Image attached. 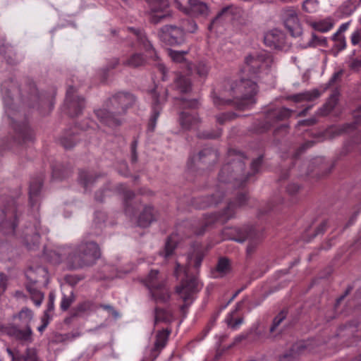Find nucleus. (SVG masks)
I'll use <instances>...</instances> for the list:
<instances>
[{"instance_id":"obj_11","label":"nucleus","mask_w":361,"mask_h":361,"mask_svg":"<svg viewBox=\"0 0 361 361\" xmlns=\"http://www.w3.org/2000/svg\"><path fill=\"white\" fill-rule=\"evenodd\" d=\"M224 186L218 185V190L211 195L195 197L192 200L194 207L199 209H204L220 203L224 197Z\"/></svg>"},{"instance_id":"obj_44","label":"nucleus","mask_w":361,"mask_h":361,"mask_svg":"<svg viewBox=\"0 0 361 361\" xmlns=\"http://www.w3.org/2000/svg\"><path fill=\"white\" fill-rule=\"evenodd\" d=\"M120 63V59L117 57L111 58L107 62V64L105 67L101 69V75L104 78V79H106L108 76V72L110 70H113L116 68Z\"/></svg>"},{"instance_id":"obj_29","label":"nucleus","mask_w":361,"mask_h":361,"mask_svg":"<svg viewBox=\"0 0 361 361\" xmlns=\"http://www.w3.org/2000/svg\"><path fill=\"white\" fill-rule=\"evenodd\" d=\"M147 64V57L143 54L137 52L132 54L123 61V66L131 68H144Z\"/></svg>"},{"instance_id":"obj_58","label":"nucleus","mask_w":361,"mask_h":361,"mask_svg":"<svg viewBox=\"0 0 361 361\" xmlns=\"http://www.w3.org/2000/svg\"><path fill=\"white\" fill-rule=\"evenodd\" d=\"M24 361H38L37 353L34 348H27L25 355H22Z\"/></svg>"},{"instance_id":"obj_30","label":"nucleus","mask_w":361,"mask_h":361,"mask_svg":"<svg viewBox=\"0 0 361 361\" xmlns=\"http://www.w3.org/2000/svg\"><path fill=\"white\" fill-rule=\"evenodd\" d=\"M173 87L181 93H187L191 90L192 84L187 76L176 73L173 78Z\"/></svg>"},{"instance_id":"obj_33","label":"nucleus","mask_w":361,"mask_h":361,"mask_svg":"<svg viewBox=\"0 0 361 361\" xmlns=\"http://www.w3.org/2000/svg\"><path fill=\"white\" fill-rule=\"evenodd\" d=\"M305 349L302 343H295L291 348L279 357V361H293Z\"/></svg>"},{"instance_id":"obj_20","label":"nucleus","mask_w":361,"mask_h":361,"mask_svg":"<svg viewBox=\"0 0 361 361\" xmlns=\"http://www.w3.org/2000/svg\"><path fill=\"white\" fill-rule=\"evenodd\" d=\"M166 101V99H164L163 102H161L159 96L156 92L153 93V101L152 105V114L150 116L147 130L149 132H154L157 125V121L159 118L160 113L162 110V104Z\"/></svg>"},{"instance_id":"obj_46","label":"nucleus","mask_w":361,"mask_h":361,"mask_svg":"<svg viewBox=\"0 0 361 361\" xmlns=\"http://www.w3.org/2000/svg\"><path fill=\"white\" fill-rule=\"evenodd\" d=\"M288 314L287 310H282L273 319L269 331L273 333L276 328L284 321Z\"/></svg>"},{"instance_id":"obj_5","label":"nucleus","mask_w":361,"mask_h":361,"mask_svg":"<svg viewBox=\"0 0 361 361\" xmlns=\"http://www.w3.org/2000/svg\"><path fill=\"white\" fill-rule=\"evenodd\" d=\"M14 317L18 318L21 322V325L24 326V329H20L18 325L12 324L5 327L4 332L16 340L23 342H32V330L30 324L33 318L32 312L27 307H23Z\"/></svg>"},{"instance_id":"obj_18","label":"nucleus","mask_w":361,"mask_h":361,"mask_svg":"<svg viewBox=\"0 0 361 361\" xmlns=\"http://www.w3.org/2000/svg\"><path fill=\"white\" fill-rule=\"evenodd\" d=\"M104 173H92L85 170H80L78 173V182L85 191L90 190L94 183L102 178H104Z\"/></svg>"},{"instance_id":"obj_54","label":"nucleus","mask_w":361,"mask_h":361,"mask_svg":"<svg viewBox=\"0 0 361 361\" xmlns=\"http://www.w3.org/2000/svg\"><path fill=\"white\" fill-rule=\"evenodd\" d=\"M356 326H357V324L355 322H348L343 326H341L339 327L338 335L340 336H345V334L343 333L345 330H348L349 331V334L351 335L355 332Z\"/></svg>"},{"instance_id":"obj_19","label":"nucleus","mask_w":361,"mask_h":361,"mask_svg":"<svg viewBox=\"0 0 361 361\" xmlns=\"http://www.w3.org/2000/svg\"><path fill=\"white\" fill-rule=\"evenodd\" d=\"M158 212L152 205H145L140 212L137 224L140 227H148L153 221L157 220Z\"/></svg>"},{"instance_id":"obj_61","label":"nucleus","mask_w":361,"mask_h":361,"mask_svg":"<svg viewBox=\"0 0 361 361\" xmlns=\"http://www.w3.org/2000/svg\"><path fill=\"white\" fill-rule=\"evenodd\" d=\"M226 322L228 326L231 329H236L243 322V318H238L234 319L232 314L226 319Z\"/></svg>"},{"instance_id":"obj_6","label":"nucleus","mask_w":361,"mask_h":361,"mask_svg":"<svg viewBox=\"0 0 361 361\" xmlns=\"http://www.w3.org/2000/svg\"><path fill=\"white\" fill-rule=\"evenodd\" d=\"M247 201V195L245 193L240 192L237 195L235 202H228L227 207L224 209L221 214L214 213L205 215L203 225L199 231H196V234L198 235H203L206 228L212 225L217 221L224 222L231 218H233L236 209L245 205Z\"/></svg>"},{"instance_id":"obj_64","label":"nucleus","mask_w":361,"mask_h":361,"mask_svg":"<svg viewBox=\"0 0 361 361\" xmlns=\"http://www.w3.org/2000/svg\"><path fill=\"white\" fill-rule=\"evenodd\" d=\"M360 42H361V30H356L351 36V42L353 45L357 44Z\"/></svg>"},{"instance_id":"obj_62","label":"nucleus","mask_w":361,"mask_h":361,"mask_svg":"<svg viewBox=\"0 0 361 361\" xmlns=\"http://www.w3.org/2000/svg\"><path fill=\"white\" fill-rule=\"evenodd\" d=\"M326 39L325 37H319L314 33L312 35V40L310 42V44L312 46L316 45H326Z\"/></svg>"},{"instance_id":"obj_21","label":"nucleus","mask_w":361,"mask_h":361,"mask_svg":"<svg viewBox=\"0 0 361 361\" xmlns=\"http://www.w3.org/2000/svg\"><path fill=\"white\" fill-rule=\"evenodd\" d=\"M284 33L278 29L270 30L265 34L264 37L265 44L274 49L281 48L284 43Z\"/></svg>"},{"instance_id":"obj_8","label":"nucleus","mask_w":361,"mask_h":361,"mask_svg":"<svg viewBox=\"0 0 361 361\" xmlns=\"http://www.w3.org/2000/svg\"><path fill=\"white\" fill-rule=\"evenodd\" d=\"M233 236L231 238L238 243H243L248 240L246 249L247 255L251 256L259 245V235L252 226H244L240 228L231 229Z\"/></svg>"},{"instance_id":"obj_53","label":"nucleus","mask_w":361,"mask_h":361,"mask_svg":"<svg viewBox=\"0 0 361 361\" xmlns=\"http://www.w3.org/2000/svg\"><path fill=\"white\" fill-rule=\"evenodd\" d=\"M236 116H237L236 114H235L233 112H226V113H222L219 115H217L216 116V121L219 124L223 125L226 122L234 119Z\"/></svg>"},{"instance_id":"obj_57","label":"nucleus","mask_w":361,"mask_h":361,"mask_svg":"<svg viewBox=\"0 0 361 361\" xmlns=\"http://www.w3.org/2000/svg\"><path fill=\"white\" fill-rule=\"evenodd\" d=\"M353 288V287L352 286H348L345 292L336 300L334 304L335 310H337L338 307L344 302L345 298L350 293Z\"/></svg>"},{"instance_id":"obj_43","label":"nucleus","mask_w":361,"mask_h":361,"mask_svg":"<svg viewBox=\"0 0 361 361\" xmlns=\"http://www.w3.org/2000/svg\"><path fill=\"white\" fill-rule=\"evenodd\" d=\"M33 274L34 271L32 268H30L25 274L27 280L30 281V282L26 284L25 287L27 291L31 294V297L37 295V293H41L34 287V285L37 282V279L33 276Z\"/></svg>"},{"instance_id":"obj_13","label":"nucleus","mask_w":361,"mask_h":361,"mask_svg":"<svg viewBox=\"0 0 361 361\" xmlns=\"http://www.w3.org/2000/svg\"><path fill=\"white\" fill-rule=\"evenodd\" d=\"M293 112V110L286 107H282L268 111L265 123L266 130H269L279 121L288 119L289 117H290Z\"/></svg>"},{"instance_id":"obj_51","label":"nucleus","mask_w":361,"mask_h":361,"mask_svg":"<svg viewBox=\"0 0 361 361\" xmlns=\"http://www.w3.org/2000/svg\"><path fill=\"white\" fill-rule=\"evenodd\" d=\"M332 39L335 42L334 47L338 51H342L345 48L346 42L343 35L335 33Z\"/></svg>"},{"instance_id":"obj_2","label":"nucleus","mask_w":361,"mask_h":361,"mask_svg":"<svg viewBox=\"0 0 361 361\" xmlns=\"http://www.w3.org/2000/svg\"><path fill=\"white\" fill-rule=\"evenodd\" d=\"M231 90L233 99H224L219 97H213L215 106H234L238 110H245L254 105L256 102V94L258 86L256 82L250 79L242 78L231 85Z\"/></svg>"},{"instance_id":"obj_9","label":"nucleus","mask_w":361,"mask_h":361,"mask_svg":"<svg viewBox=\"0 0 361 361\" xmlns=\"http://www.w3.org/2000/svg\"><path fill=\"white\" fill-rule=\"evenodd\" d=\"M158 37L167 45H180L185 40V31L175 25H166L159 29Z\"/></svg>"},{"instance_id":"obj_14","label":"nucleus","mask_w":361,"mask_h":361,"mask_svg":"<svg viewBox=\"0 0 361 361\" xmlns=\"http://www.w3.org/2000/svg\"><path fill=\"white\" fill-rule=\"evenodd\" d=\"M361 124V118H356L355 121L350 123H345L338 126H331L325 132L322 133L320 136L324 137L341 135L344 133H350L354 130L357 125Z\"/></svg>"},{"instance_id":"obj_17","label":"nucleus","mask_w":361,"mask_h":361,"mask_svg":"<svg viewBox=\"0 0 361 361\" xmlns=\"http://www.w3.org/2000/svg\"><path fill=\"white\" fill-rule=\"evenodd\" d=\"M171 332V329L168 328L157 332L154 346L150 352L149 356L152 360H154L159 355L161 350L165 347Z\"/></svg>"},{"instance_id":"obj_28","label":"nucleus","mask_w":361,"mask_h":361,"mask_svg":"<svg viewBox=\"0 0 361 361\" xmlns=\"http://www.w3.org/2000/svg\"><path fill=\"white\" fill-rule=\"evenodd\" d=\"M320 95V92L317 89H314L312 90L305 91L298 94L289 95L286 97V99L294 102L295 103L302 102H312L319 98Z\"/></svg>"},{"instance_id":"obj_16","label":"nucleus","mask_w":361,"mask_h":361,"mask_svg":"<svg viewBox=\"0 0 361 361\" xmlns=\"http://www.w3.org/2000/svg\"><path fill=\"white\" fill-rule=\"evenodd\" d=\"M198 281L195 277L187 279L180 287L177 288V292L179 293L183 300L188 301L193 299V295L199 290Z\"/></svg>"},{"instance_id":"obj_35","label":"nucleus","mask_w":361,"mask_h":361,"mask_svg":"<svg viewBox=\"0 0 361 361\" xmlns=\"http://www.w3.org/2000/svg\"><path fill=\"white\" fill-rule=\"evenodd\" d=\"M17 224L16 214H12L11 219H6L0 223V232L6 235H13Z\"/></svg>"},{"instance_id":"obj_22","label":"nucleus","mask_w":361,"mask_h":361,"mask_svg":"<svg viewBox=\"0 0 361 361\" xmlns=\"http://www.w3.org/2000/svg\"><path fill=\"white\" fill-rule=\"evenodd\" d=\"M205 255V249L200 244L195 245L192 247V252L188 254V264L196 269L197 273L198 272L199 268L201 266Z\"/></svg>"},{"instance_id":"obj_60","label":"nucleus","mask_w":361,"mask_h":361,"mask_svg":"<svg viewBox=\"0 0 361 361\" xmlns=\"http://www.w3.org/2000/svg\"><path fill=\"white\" fill-rule=\"evenodd\" d=\"M221 135V130L219 129L216 132H213V131H211V132H203V133H200L198 136L200 138L215 139V138H217V137H220Z\"/></svg>"},{"instance_id":"obj_24","label":"nucleus","mask_w":361,"mask_h":361,"mask_svg":"<svg viewBox=\"0 0 361 361\" xmlns=\"http://www.w3.org/2000/svg\"><path fill=\"white\" fill-rule=\"evenodd\" d=\"M13 127L16 133L15 139L19 142L25 143L33 140L34 134L26 122L13 123Z\"/></svg>"},{"instance_id":"obj_27","label":"nucleus","mask_w":361,"mask_h":361,"mask_svg":"<svg viewBox=\"0 0 361 361\" xmlns=\"http://www.w3.org/2000/svg\"><path fill=\"white\" fill-rule=\"evenodd\" d=\"M151 296L156 303L166 304L170 299L169 290L164 283H159L149 289Z\"/></svg>"},{"instance_id":"obj_50","label":"nucleus","mask_w":361,"mask_h":361,"mask_svg":"<svg viewBox=\"0 0 361 361\" xmlns=\"http://www.w3.org/2000/svg\"><path fill=\"white\" fill-rule=\"evenodd\" d=\"M176 248V243L171 240V238H168L165 243V246L163 250L160 251L161 255L164 257H168L173 254V250Z\"/></svg>"},{"instance_id":"obj_10","label":"nucleus","mask_w":361,"mask_h":361,"mask_svg":"<svg viewBox=\"0 0 361 361\" xmlns=\"http://www.w3.org/2000/svg\"><path fill=\"white\" fill-rule=\"evenodd\" d=\"M77 90L73 86H69L66 91L64 105L67 114L71 117L80 115L85 107V98L78 96Z\"/></svg>"},{"instance_id":"obj_63","label":"nucleus","mask_w":361,"mask_h":361,"mask_svg":"<svg viewBox=\"0 0 361 361\" xmlns=\"http://www.w3.org/2000/svg\"><path fill=\"white\" fill-rule=\"evenodd\" d=\"M343 74V71L342 70H340V71L334 73V75H332V77L329 80L327 86L331 87V86L334 85L335 83H336L338 80H341Z\"/></svg>"},{"instance_id":"obj_25","label":"nucleus","mask_w":361,"mask_h":361,"mask_svg":"<svg viewBox=\"0 0 361 361\" xmlns=\"http://www.w3.org/2000/svg\"><path fill=\"white\" fill-rule=\"evenodd\" d=\"M43 175H39L32 178L29 187L30 202L32 207H34L39 199L41 188L43 184Z\"/></svg>"},{"instance_id":"obj_40","label":"nucleus","mask_w":361,"mask_h":361,"mask_svg":"<svg viewBox=\"0 0 361 361\" xmlns=\"http://www.w3.org/2000/svg\"><path fill=\"white\" fill-rule=\"evenodd\" d=\"M77 135L78 133L75 131L66 133V134L61 137L60 140L61 144L66 149L72 148L78 141Z\"/></svg>"},{"instance_id":"obj_55","label":"nucleus","mask_w":361,"mask_h":361,"mask_svg":"<svg viewBox=\"0 0 361 361\" xmlns=\"http://www.w3.org/2000/svg\"><path fill=\"white\" fill-rule=\"evenodd\" d=\"M188 54V51H178L170 49L169 54L171 59L178 63H181L185 60V55Z\"/></svg>"},{"instance_id":"obj_32","label":"nucleus","mask_w":361,"mask_h":361,"mask_svg":"<svg viewBox=\"0 0 361 361\" xmlns=\"http://www.w3.org/2000/svg\"><path fill=\"white\" fill-rule=\"evenodd\" d=\"M199 160L205 164H213L219 158L217 152L212 148H204L198 153Z\"/></svg>"},{"instance_id":"obj_56","label":"nucleus","mask_w":361,"mask_h":361,"mask_svg":"<svg viewBox=\"0 0 361 361\" xmlns=\"http://www.w3.org/2000/svg\"><path fill=\"white\" fill-rule=\"evenodd\" d=\"M328 226V220L323 219L315 228L314 232L312 234V238H315L318 235L323 234L326 230Z\"/></svg>"},{"instance_id":"obj_4","label":"nucleus","mask_w":361,"mask_h":361,"mask_svg":"<svg viewBox=\"0 0 361 361\" xmlns=\"http://www.w3.org/2000/svg\"><path fill=\"white\" fill-rule=\"evenodd\" d=\"M263 156L260 155L257 159H254L251 163L252 173H247L246 176L243 174L245 169V163L241 159L238 158L232 159V161L221 168L219 173V180L221 183H231L233 181V185H238L242 186L243 183L247 180L251 175H254L258 172L260 166L262 164Z\"/></svg>"},{"instance_id":"obj_31","label":"nucleus","mask_w":361,"mask_h":361,"mask_svg":"<svg viewBox=\"0 0 361 361\" xmlns=\"http://www.w3.org/2000/svg\"><path fill=\"white\" fill-rule=\"evenodd\" d=\"M154 324H157L159 322H164L166 324H170L174 320V316L173 312L169 310H166L159 307L154 308Z\"/></svg>"},{"instance_id":"obj_15","label":"nucleus","mask_w":361,"mask_h":361,"mask_svg":"<svg viewBox=\"0 0 361 361\" xmlns=\"http://www.w3.org/2000/svg\"><path fill=\"white\" fill-rule=\"evenodd\" d=\"M284 25L291 36L299 37L302 33V29L299 22L297 13L294 11H288L284 19Z\"/></svg>"},{"instance_id":"obj_34","label":"nucleus","mask_w":361,"mask_h":361,"mask_svg":"<svg viewBox=\"0 0 361 361\" xmlns=\"http://www.w3.org/2000/svg\"><path fill=\"white\" fill-rule=\"evenodd\" d=\"M231 266L229 260L226 258H220L216 264V269L212 271L214 278H221L230 272Z\"/></svg>"},{"instance_id":"obj_7","label":"nucleus","mask_w":361,"mask_h":361,"mask_svg":"<svg viewBox=\"0 0 361 361\" xmlns=\"http://www.w3.org/2000/svg\"><path fill=\"white\" fill-rule=\"evenodd\" d=\"M273 61L272 56L269 53L260 51L245 58L244 69L253 78H258L261 73H268Z\"/></svg>"},{"instance_id":"obj_41","label":"nucleus","mask_w":361,"mask_h":361,"mask_svg":"<svg viewBox=\"0 0 361 361\" xmlns=\"http://www.w3.org/2000/svg\"><path fill=\"white\" fill-rule=\"evenodd\" d=\"M92 305L93 302L90 300H85L78 303L74 308L72 309L71 317H77L80 316L82 314L90 310Z\"/></svg>"},{"instance_id":"obj_3","label":"nucleus","mask_w":361,"mask_h":361,"mask_svg":"<svg viewBox=\"0 0 361 361\" xmlns=\"http://www.w3.org/2000/svg\"><path fill=\"white\" fill-rule=\"evenodd\" d=\"M99 245L94 240L83 239L68 255V261L73 269L92 267L101 257Z\"/></svg>"},{"instance_id":"obj_37","label":"nucleus","mask_w":361,"mask_h":361,"mask_svg":"<svg viewBox=\"0 0 361 361\" xmlns=\"http://www.w3.org/2000/svg\"><path fill=\"white\" fill-rule=\"evenodd\" d=\"M338 94L337 92H334L330 96L328 101L323 105L322 108L319 109L318 114L322 116L328 115L335 108L338 103Z\"/></svg>"},{"instance_id":"obj_52","label":"nucleus","mask_w":361,"mask_h":361,"mask_svg":"<svg viewBox=\"0 0 361 361\" xmlns=\"http://www.w3.org/2000/svg\"><path fill=\"white\" fill-rule=\"evenodd\" d=\"M75 297L73 293H71L69 296L64 295L61 301V304H60L61 309L63 311L68 310V308L71 307V305L73 304V302L75 301Z\"/></svg>"},{"instance_id":"obj_42","label":"nucleus","mask_w":361,"mask_h":361,"mask_svg":"<svg viewBox=\"0 0 361 361\" xmlns=\"http://www.w3.org/2000/svg\"><path fill=\"white\" fill-rule=\"evenodd\" d=\"M190 9L193 13L200 15H207L208 13L207 5L200 0H188Z\"/></svg>"},{"instance_id":"obj_39","label":"nucleus","mask_w":361,"mask_h":361,"mask_svg":"<svg viewBox=\"0 0 361 361\" xmlns=\"http://www.w3.org/2000/svg\"><path fill=\"white\" fill-rule=\"evenodd\" d=\"M111 192V183L110 181H106L101 188L94 192V199L97 202L103 203L104 198L109 196Z\"/></svg>"},{"instance_id":"obj_49","label":"nucleus","mask_w":361,"mask_h":361,"mask_svg":"<svg viewBox=\"0 0 361 361\" xmlns=\"http://www.w3.org/2000/svg\"><path fill=\"white\" fill-rule=\"evenodd\" d=\"M311 25L315 30L321 32H326L329 31L333 26L332 23L327 20L314 22L311 23Z\"/></svg>"},{"instance_id":"obj_23","label":"nucleus","mask_w":361,"mask_h":361,"mask_svg":"<svg viewBox=\"0 0 361 361\" xmlns=\"http://www.w3.org/2000/svg\"><path fill=\"white\" fill-rule=\"evenodd\" d=\"M130 30L137 37L138 43L142 46V48L145 49V51L149 54H150V52L153 54V55H152L150 57L154 61H158L159 56L151 42L146 36V34L142 30L133 27H130Z\"/></svg>"},{"instance_id":"obj_38","label":"nucleus","mask_w":361,"mask_h":361,"mask_svg":"<svg viewBox=\"0 0 361 361\" xmlns=\"http://www.w3.org/2000/svg\"><path fill=\"white\" fill-rule=\"evenodd\" d=\"M72 169L70 166L56 165L53 167V178L59 180H63L72 174Z\"/></svg>"},{"instance_id":"obj_1","label":"nucleus","mask_w":361,"mask_h":361,"mask_svg":"<svg viewBox=\"0 0 361 361\" xmlns=\"http://www.w3.org/2000/svg\"><path fill=\"white\" fill-rule=\"evenodd\" d=\"M136 102L134 94L128 92H119L109 98L105 108L94 110L99 121L109 127L119 126L122 123L121 116L133 107Z\"/></svg>"},{"instance_id":"obj_12","label":"nucleus","mask_w":361,"mask_h":361,"mask_svg":"<svg viewBox=\"0 0 361 361\" xmlns=\"http://www.w3.org/2000/svg\"><path fill=\"white\" fill-rule=\"evenodd\" d=\"M150 6L152 15L151 23L157 24L170 16L169 12L165 10L169 7L167 0H146Z\"/></svg>"},{"instance_id":"obj_36","label":"nucleus","mask_w":361,"mask_h":361,"mask_svg":"<svg viewBox=\"0 0 361 361\" xmlns=\"http://www.w3.org/2000/svg\"><path fill=\"white\" fill-rule=\"evenodd\" d=\"M135 197V194L133 191L128 190L123 192V204L125 212L130 216L135 214V207L133 204V200Z\"/></svg>"},{"instance_id":"obj_45","label":"nucleus","mask_w":361,"mask_h":361,"mask_svg":"<svg viewBox=\"0 0 361 361\" xmlns=\"http://www.w3.org/2000/svg\"><path fill=\"white\" fill-rule=\"evenodd\" d=\"M233 6H228L224 8H223L218 13L217 15L212 20L211 23L208 25V30L209 31H212L214 27L217 25L218 24H220L221 19L222 16L226 14L231 8H232Z\"/></svg>"},{"instance_id":"obj_26","label":"nucleus","mask_w":361,"mask_h":361,"mask_svg":"<svg viewBox=\"0 0 361 361\" xmlns=\"http://www.w3.org/2000/svg\"><path fill=\"white\" fill-rule=\"evenodd\" d=\"M179 123L183 130H189L197 126L201 121L197 114L181 111L179 114Z\"/></svg>"},{"instance_id":"obj_48","label":"nucleus","mask_w":361,"mask_h":361,"mask_svg":"<svg viewBox=\"0 0 361 361\" xmlns=\"http://www.w3.org/2000/svg\"><path fill=\"white\" fill-rule=\"evenodd\" d=\"M178 100L180 102V107L183 109H196L200 106L199 101L197 99H187L185 98H180Z\"/></svg>"},{"instance_id":"obj_47","label":"nucleus","mask_w":361,"mask_h":361,"mask_svg":"<svg viewBox=\"0 0 361 361\" xmlns=\"http://www.w3.org/2000/svg\"><path fill=\"white\" fill-rule=\"evenodd\" d=\"M158 274L159 271L157 270H152L145 279V284L149 289L155 287L159 283L157 281Z\"/></svg>"},{"instance_id":"obj_59","label":"nucleus","mask_w":361,"mask_h":361,"mask_svg":"<svg viewBox=\"0 0 361 361\" xmlns=\"http://www.w3.org/2000/svg\"><path fill=\"white\" fill-rule=\"evenodd\" d=\"M318 4L317 0H305L302 4V8L305 11L310 13Z\"/></svg>"}]
</instances>
